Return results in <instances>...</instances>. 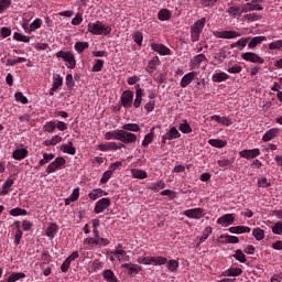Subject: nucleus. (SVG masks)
Masks as SVG:
<instances>
[{
  "instance_id": "5fc2aeb1",
  "label": "nucleus",
  "mask_w": 282,
  "mask_h": 282,
  "mask_svg": "<svg viewBox=\"0 0 282 282\" xmlns=\"http://www.w3.org/2000/svg\"><path fill=\"white\" fill-rule=\"evenodd\" d=\"M20 279H25V273H11L7 279V282H17Z\"/></svg>"
},
{
  "instance_id": "b1692460",
  "label": "nucleus",
  "mask_w": 282,
  "mask_h": 282,
  "mask_svg": "<svg viewBox=\"0 0 282 282\" xmlns=\"http://www.w3.org/2000/svg\"><path fill=\"white\" fill-rule=\"evenodd\" d=\"M46 237L50 239H54L58 234V225L56 223H51L50 226L45 230Z\"/></svg>"
},
{
  "instance_id": "473e14b6",
  "label": "nucleus",
  "mask_w": 282,
  "mask_h": 282,
  "mask_svg": "<svg viewBox=\"0 0 282 282\" xmlns=\"http://www.w3.org/2000/svg\"><path fill=\"white\" fill-rule=\"evenodd\" d=\"M61 151H63V153H68V155H76V148H74L72 141H69L68 144H63Z\"/></svg>"
},
{
  "instance_id": "dca6fc26",
  "label": "nucleus",
  "mask_w": 282,
  "mask_h": 282,
  "mask_svg": "<svg viewBox=\"0 0 282 282\" xmlns=\"http://www.w3.org/2000/svg\"><path fill=\"white\" fill-rule=\"evenodd\" d=\"M240 158H245V160H254V158H259L261 155V150L258 148L252 150H242L239 152Z\"/></svg>"
},
{
  "instance_id": "ea45409f",
  "label": "nucleus",
  "mask_w": 282,
  "mask_h": 282,
  "mask_svg": "<svg viewBox=\"0 0 282 282\" xmlns=\"http://www.w3.org/2000/svg\"><path fill=\"white\" fill-rule=\"evenodd\" d=\"M121 130H113L106 132L105 140H119L120 141Z\"/></svg>"
},
{
  "instance_id": "e433bc0d",
  "label": "nucleus",
  "mask_w": 282,
  "mask_h": 282,
  "mask_svg": "<svg viewBox=\"0 0 282 282\" xmlns=\"http://www.w3.org/2000/svg\"><path fill=\"white\" fill-rule=\"evenodd\" d=\"M178 131L182 133H193V128L188 124V120L184 119L183 122L180 123Z\"/></svg>"
},
{
  "instance_id": "f03ea898",
  "label": "nucleus",
  "mask_w": 282,
  "mask_h": 282,
  "mask_svg": "<svg viewBox=\"0 0 282 282\" xmlns=\"http://www.w3.org/2000/svg\"><path fill=\"white\" fill-rule=\"evenodd\" d=\"M205 26H206V18H202L197 20L191 26V39L193 43H197V41H199V36H202V32H204Z\"/></svg>"
},
{
  "instance_id": "2f4dec72",
  "label": "nucleus",
  "mask_w": 282,
  "mask_h": 282,
  "mask_svg": "<svg viewBox=\"0 0 282 282\" xmlns=\"http://www.w3.org/2000/svg\"><path fill=\"white\" fill-rule=\"evenodd\" d=\"M14 186V180L13 178H7V181L2 184V191L0 192V195H8L10 193V188Z\"/></svg>"
},
{
  "instance_id": "4c0bfd02",
  "label": "nucleus",
  "mask_w": 282,
  "mask_h": 282,
  "mask_svg": "<svg viewBox=\"0 0 282 282\" xmlns=\"http://www.w3.org/2000/svg\"><path fill=\"white\" fill-rule=\"evenodd\" d=\"M169 259L159 256V257H151V265H165L167 263Z\"/></svg>"
},
{
  "instance_id": "6ab92c4d",
  "label": "nucleus",
  "mask_w": 282,
  "mask_h": 282,
  "mask_svg": "<svg viewBox=\"0 0 282 282\" xmlns=\"http://www.w3.org/2000/svg\"><path fill=\"white\" fill-rule=\"evenodd\" d=\"M227 13L229 14V17H231L232 19H239V17H241V14H243V7H237V6H231L227 9Z\"/></svg>"
},
{
  "instance_id": "3c124183",
  "label": "nucleus",
  "mask_w": 282,
  "mask_h": 282,
  "mask_svg": "<svg viewBox=\"0 0 282 282\" xmlns=\"http://www.w3.org/2000/svg\"><path fill=\"white\" fill-rule=\"evenodd\" d=\"M210 235H213V228L206 227L203 231V235L199 238V243H204V241H206V239H208V237H210Z\"/></svg>"
},
{
  "instance_id": "774afa93",
  "label": "nucleus",
  "mask_w": 282,
  "mask_h": 282,
  "mask_svg": "<svg viewBox=\"0 0 282 282\" xmlns=\"http://www.w3.org/2000/svg\"><path fill=\"white\" fill-rule=\"evenodd\" d=\"M282 48V40H276L269 43V50H281Z\"/></svg>"
},
{
  "instance_id": "2eb2a0df",
  "label": "nucleus",
  "mask_w": 282,
  "mask_h": 282,
  "mask_svg": "<svg viewBox=\"0 0 282 282\" xmlns=\"http://www.w3.org/2000/svg\"><path fill=\"white\" fill-rule=\"evenodd\" d=\"M217 224L219 226H224L225 228H228V226H232V224H235V215L225 214L217 219Z\"/></svg>"
},
{
  "instance_id": "f704fd0d",
  "label": "nucleus",
  "mask_w": 282,
  "mask_h": 282,
  "mask_svg": "<svg viewBox=\"0 0 282 282\" xmlns=\"http://www.w3.org/2000/svg\"><path fill=\"white\" fill-rule=\"evenodd\" d=\"M250 39H251L250 36L241 37L236 43H231L230 44L231 50H235V47H241V50H243V47H246V45H248V41H250Z\"/></svg>"
},
{
  "instance_id": "c9c22d12",
  "label": "nucleus",
  "mask_w": 282,
  "mask_h": 282,
  "mask_svg": "<svg viewBox=\"0 0 282 282\" xmlns=\"http://www.w3.org/2000/svg\"><path fill=\"white\" fill-rule=\"evenodd\" d=\"M252 236L257 241H263L265 239V231L261 228H253Z\"/></svg>"
},
{
  "instance_id": "1a4fd4ad",
  "label": "nucleus",
  "mask_w": 282,
  "mask_h": 282,
  "mask_svg": "<svg viewBox=\"0 0 282 282\" xmlns=\"http://www.w3.org/2000/svg\"><path fill=\"white\" fill-rule=\"evenodd\" d=\"M99 151H118L119 149H127V147L123 143H117V142H108V143H101L98 145Z\"/></svg>"
},
{
  "instance_id": "a878e982",
  "label": "nucleus",
  "mask_w": 282,
  "mask_h": 282,
  "mask_svg": "<svg viewBox=\"0 0 282 282\" xmlns=\"http://www.w3.org/2000/svg\"><path fill=\"white\" fill-rule=\"evenodd\" d=\"M230 79V75L225 72L216 73L212 76L213 83H225V80Z\"/></svg>"
},
{
  "instance_id": "4be33fe9",
  "label": "nucleus",
  "mask_w": 282,
  "mask_h": 282,
  "mask_svg": "<svg viewBox=\"0 0 282 282\" xmlns=\"http://www.w3.org/2000/svg\"><path fill=\"white\" fill-rule=\"evenodd\" d=\"M263 41H268V37L263 35L251 37L248 44L249 50H254V47H257V45H261Z\"/></svg>"
},
{
  "instance_id": "bb28decb",
  "label": "nucleus",
  "mask_w": 282,
  "mask_h": 282,
  "mask_svg": "<svg viewBox=\"0 0 282 282\" xmlns=\"http://www.w3.org/2000/svg\"><path fill=\"white\" fill-rule=\"evenodd\" d=\"M107 195H108L107 192H105L102 188H96V189H93L88 194V197H89V199H93V202H96V199H98V197H104Z\"/></svg>"
},
{
  "instance_id": "aec40b11",
  "label": "nucleus",
  "mask_w": 282,
  "mask_h": 282,
  "mask_svg": "<svg viewBox=\"0 0 282 282\" xmlns=\"http://www.w3.org/2000/svg\"><path fill=\"white\" fill-rule=\"evenodd\" d=\"M280 131L281 130L279 128H271L263 134L262 141L270 142L271 140H274V138H276V135H279Z\"/></svg>"
},
{
  "instance_id": "7c9ffc66",
  "label": "nucleus",
  "mask_w": 282,
  "mask_h": 282,
  "mask_svg": "<svg viewBox=\"0 0 282 282\" xmlns=\"http://www.w3.org/2000/svg\"><path fill=\"white\" fill-rule=\"evenodd\" d=\"M131 175L134 177V180H147V177H149L147 171L138 169L131 170Z\"/></svg>"
},
{
  "instance_id": "0e129e2a",
  "label": "nucleus",
  "mask_w": 282,
  "mask_h": 282,
  "mask_svg": "<svg viewBox=\"0 0 282 282\" xmlns=\"http://www.w3.org/2000/svg\"><path fill=\"white\" fill-rule=\"evenodd\" d=\"M226 239L225 243H239V238L236 237V236H230V235H227V236H224L221 235L220 236V239Z\"/></svg>"
},
{
  "instance_id": "423d86ee",
  "label": "nucleus",
  "mask_w": 282,
  "mask_h": 282,
  "mask_svg": "<svg viewBox=\"0 0 282 282\" xmlns=\"http://www.w3.org/2000/svg\"><path fill=\"white\" fill-rule=\"evenodd\" d=\"M111 206V198L105 197L96 202L94 213L96 215H100V213L105 212L107 208Z\"/></svg>"
},
{
  "instance_id": "c03bdc74",
  "label": "nucleus",
  "mask_w": 282,
  "mask_h": 282,
  "mask_svg": "<svg viewBox=\"0 0 282 282\" xmlns=\"http://www.w3.org/2000/svg\"><path fill=\"white\" fill-rule=\"evenodd\" d=\"M52 160H54V154L53 153H44L43 154V159L40 160L39 162V166H45V164H50V162H52Z\"/></svg>"
},
{
  "instance_id": "7ed1b4c3",
  "label": "nucleus",
  "mask_w": 282,
  "mask_h": 282,
  "mask_svg": "<svg viewBox=\"0 0 282 282\" xmlns=\"http://www.w3.org/2000/svg\"><path fill=\"white\" fill-rule=\"evenodd\" d=\"M57 58H62L65 63H68L67 68L74 69L76 67V56L72 52L58 51L56 53Z\"/></svg>"
},
{
  "instance_id": "72a5a7b5",
  "label": "nucleus",
  "mask_w": 282,
  "mask_h": 282,
  "mask_svg": "<svg viewBox=\"0 0 282 282\" xmlns=\"http://www.w3.org/2000/svg\"><path fill=\"white\" fill-rule=\"evenodd\" d=\"M208 144H210V147H215V149H224L228 142L221 139H209Z\"/></svg>"
},
{
  "instance_id": "8fccbe9b",
  "label": "nucleus",
  "mask_w": 282,
  "mask_h": 282,
  "mask_svg": "<svg viewBox=\"0 0 282 282\" xmlns=\"http://www.w3.org/2000/svg\"><path fill=\"white\" fill-rule=\"evenodd\" d=\"M43 130L46 131V133H54L56 131V122L48 121L44 124Z\"/></svg>"
},
{
  "instance_id": "c85d7f7f",
  "label": "nucleus",
  "mask_w": 282,
  "mask_h": 282,
  "mask_svg": "<svg viewBox=\"0 0 282 282\" xmlns=\"http://www.w3.org/2000/svg\"><path fill=\"white\" fill-rule=\"evenodd\" d=\"M102 278L107 282H118V276H116V273L111 271V269H106L102 271Z\"/></svg>"
},
{
  "instance_id": "4468645a",
  "label": "nucleus",
  "mask_w": 282,
  "mask_h": 282,
  "mask_svg": "<svg viewBox=\"0 0 282 282\" xmlns=\"http://www.w3.org/2000/svg\"><path fill=\"white\" fill-rule=\"evenodd\" d=\"M121 268L123 270H128L129 276H135L139 272H142V267L140 264L123 263L121 264Z\"/></svg>"
},
{
  "instance_id": "20e7f679",
  "label": "nucleus",
  "mask_w": 282,
  "mask_h": 282,
  "mask_svg": "<svg viewBox=\"0 0 282 282\" xmlns=\"http://www.w3.org/2000/svg\"><path fill=\"white\" fill-rule=\"evenodd\" d=\"M241 58L242 61H247L248 63H254L257 65H263L265 63V59H263V57L252 52L242 53Z\"/></svg>"
},
{
  "instance_id": "9d476101",
  "label": "nucleus",
  "mask_w": 282,
  "mask_h": 282,
  "mask_svg": "<svg viewBox=\"0 0 282 282\" xmlns=\"http://www.w3.org/2000/svg\"><path fill=\"white\" fill-rule=\"evenodd\" d=\"M151 50H153V52H156L158 54H160L161 56H171V48H169L166 45L164 44H160V43H151L150 44Z\"/></svg>"
},
{
  "instance_id": "79ce46f5",
  "label": "nucleus",
  "mask_w": 282,
  "mask_h": 282,
  "mask_svg": "<svg viewBox=\"0 0 282 282\" xmlns=\"http://www.w3.org/2000/svg\"><path fill=\"white\" fill-rule=\"evenodd\" d=\"M9 215L11 217H21L28 215V212L21 207H15L9 212Z\"/></svg>"
},
{
  "instance_id": "e2e57ef3",
  "label": "nucleus",
  "mask_w": 282,
  "mask_h": 282,
  "mask_svg": "<svg viewBox=\"0 0 282 282\" xmlns=\"http://www.w3.org/2000/svg\"><path fill=\"white\" fill-rule=\"evenodd\" d=\"M14 98L17 102H21L22 105H28V97H25L23 93L21 91L15 93Z\"/></svg>"
},
{
  "instance_id": "0eeeda50",
  "label": "nucleus",
  "mask_w": 282,
  "mask_h": 282,
  "mask_svg": "<svg viewBox=\"0 0 282 282\" xmlns=\"http://www.w3.org/2000/svg\"><path fill=\"white\" fill-rule=\"evenodd\" d=\"M214 36L216 39H239L241 36V33L235 31V30H229V31H214L213 32Z\"/></svg>"
},
{
  "instance_id": "6e6552de",
  "label": "nucleus",
  "mask_w": 282,
  "mask_h": 282,
  "mask_svg": "<svg viewBox=\"0 0 282 282\" xmlns=\"http://www.w3.org/2000/svg\"><path fill=\"white\" fill-rule=\"evenodd\" d=\"M204 213H205L204 208L196 207V208L185 210L183 215L188 219H202V217H204L205 215Z\"/></svg>"
},
{
  "instance_id": "5701e85b",
  "label": "nucleus",
  "mask_w": 282,
  "mask_h": 282,
  "mask_svg": "<svg viewBox=\"0 0 282 282\" xmlns=\"http://www.w3.org/2000/svg\"><path fill=\"white\" fill-rule=\"evenodd\" d=\"M250 230L252 229L246 226H235L229 228V232H231V235H246V232H250Z\"/></svg>"
},
{
  "instance_id": "a18cd8bd",
  "label": "nucleus",
  "mask_w": 282,
  "mask_h": 282,
  "mask_svg": "<svg viewBox=\"0 0 282 282\" xmlns=\"http://www.w3.org/2000/svg\"><path fill=\"white\" fill-rule=\"evenodd\" d=\"M160 188H166V183L164 181H159L158 183H152L150 189L154 193H160Z\"/></svg>"
},
{
  "instance_id": "de8ad7c7",
  "label": "nucleus",
  "mask_w": 282,
  "mask_h": 282,
  "mask_svg": "<svg viewBox=\"0 0 282 282\" xmlns=\"http://www.w3.org/2000/svg\"><path fill=\"white\" fill-rule=\"evenodd\" d=\"M234 259H236V261H239L240 263H246V261H248L246 259V254L243 253V251L241 249L236 250V252L234 254Z\"/></svg>"
},
{
  "instance_id": "a211bd4d",
  "label": "nucleus",
  "mask_w": 282,
  "mask_h": 282,
  "mask_svg": "<svg viewBox=\"0 0 282 282\" xmlns=\"http://www.w3.org/2000/svg\"><path fill=\"white\" fill-rule=\"evenodd\" d=\"M204 61H208L206 58V55H204V54H198V55L194 56L193 59L189 62L191 69H199V67H202V63H204Z\"/></svg>"
},
{
  "instance_id": "c756f323",
  "label": "nucleus",
  "mask_w": 282,
  "mask_h": 282,
  "mask_svg": "<svg viewBox=\"0 0 282 282\" xmlns=\"http://www.w3.org/2000/svg\"><path fill=\"white\" fill-rule=\"evenodd\" d=\"M13 160H25L28 158V150L25 149H17L12 152Z\"/></svg>"
},
{
  "instance_id": "39448f33",
  "label": "nucleus",
  "mask_w": 282,
  "mask_h": 282,
  "mask_svg": "<svg viewBox=\"0 0 282 282\" xmlns=\"http://www.w3.org/2000/svg\"><path fill=\"white\" fill-rule=\"evenodd\" d=\"M120 102L124 109H131L133 107V91L124 90L120 97Z\"/></svg>"
},
{
  "instance_id": "cd10ccee",
  "label": "nucleus",
  "mask_w": 282,
  "mask_h": 282,
  "mask_svg": "<svg viewBox=\"0 0 282 282\" xmlns=\"http://www.w3.org/2000/svg\"><path fill=\"white\" fill-rule=\"evenodd\" d=\"M178 138H182V133L177 130V128L172 127L166 133L165 139L167 140H177Z\"/></svg>"
},
{
  "instance_id": "864d4df0",
  "label": "nucleus",
  "mask_w": 282,
  "mask_h": 282,
  "mask_svg": "<svg viewBox=\"0 0 282 282\" xmlns=\"http://www.w3.org/2000/svg\"><path fill=\"white\" fill-rule=\"evenodd\" d=\"M142 96H143V93H140V90L135 91V99L132 102L134 109H140V105H142Z\"/></svg>"
},
{
  "instance_id": "09e8293b",
  "label": "nucleus",
  "mask_w": 282,
  "mask_h": 282,
  "mask_svg": "<svg viewBox=\"0 0 282 282\" xmlns=\"http://www.w3.org/2000/svg\"><path fill=\"white\" fill-rule=\"evenodd\" d=\"M89 47L88 42H76L75 43V50L78 52V54H83L84 50H87Z\"/></svg>"
},
{
  "instance_id": "a19ab883",
  "label": "nucleus",
  "mask_w": 282,
  "mask_h": 282,
  "mask_svg": "<svg viewBox=\"0 0 282 282\" xmlns=\"http://www.w3.org/2000/svg\"><path fill=\"white\" fill-rule=\"evenodd\" d=\"M159 21H169L171 19V11L169 9H161L158 13Z\"/></svg>"
},
{
  "instance_id": "052dcab7",
  "label": "nucleus",
  "mask_w": 282,
  "mask_h": 282,
  "mask_svg": "<svg viewBox=\"0 0 282 282\" xmlns=\"http://www.w3.org/2000/svg\"><path fill=\"white\" fill-rule=\"evenodd\" d=\"M177 268H180V262L177 260H170L167 262V270L170 272H176Z\"/></svg>"
},
{
  "instance_id": "69168bd1",
  "label": "nucleus",
  "mask_w": 282,
  "mask_h": 282,
  "mask_svg": "<svg viewBox=\"0 0 282 282\" xmlns=\"http://www.w3.org/2000/svg\"><path fill=\"white\" fill-rule=\"evenodd\" d=\"M227 72L229 74H241V72H243V67H241L238 64H235L234 66L228 67Z\"/></svg>"
},
{
  "instance_id": "603ef678",
  "label": "nucleus",
  "mask_w": 282,
  "mask_h": 282,
  "mask_svg": "<svg viewBox=\"0 0 282 282\" xmlns=\"http://www.w3.org/2000/svg\"><path fill=\"white\" fill-rule=\"evenodd\" d=\"M54 89H58L59 87H63V77L61 75L56 74L53 77V85Z\"/></svg>"
},
{
  "instance_id": "f3484780",
  "label": "nucleus",
  "mask_w": 282,
  "mask_h": 282,
  "mask_svg": "<svg viewBox=\"0 0 282 282\" xmlns=\"http://www.w3.org/2000/svg\"><path fill=\"white\" fill-rule=\"evenodd\" d=\"M195 78H197V72L193 70V72H189L187 74H185L182 79H181V83H180V86L183 88V89H186V86L187 85H191V83H193L195 80Z\"/></svg>"
},
{
  "instance_id": "49530a36",
  "label": "nucleus",
  "mask_w": 282,
  "mask_h": 282,
  "mask_svg": "<svg viewBox=\"0 0 282 282\" xmlns=\"http://www.w3.org/2000/svg\"><path fill=\"white\" fill-rule=\"evenodd\" d=\"M155 128H152L151 131L144 135V139L142 141V147H149L151 144V142H153V135H154L153 130Z\"/></svg>"
},
{
  "instance_id": "f257e3e1",
  "label": "nucleus",
  "mask_w": 282,
  "mask_h": 282,
  "mask_svg": "<svg viewBox=\"0 0 282 282\" xmlns=\"http://www.w3.org/2000/svg\"><path fill=\"white\" fill-rule=\"evenodd\" d=\"M87 31L95 36H109V34H111V26L105 25V23L100 21L89 22Z\"/></svg>"
},
{
  "instance_id": "bf43d9fd",
  "label": "nucleus",
  "mask_w": 282,
  "mask_h": 282,
  "mask_svg": "<svg viewBox=\"0 0 282 282\" xmlns=\"http://www.w3.org/2000/svg\"><path fill=\"white\" fill-rule=\"evenodd\" d=\"M258 186L259 188H270V186H272V183H270L265 177H260L258 178Z\"/></svg>"
},
{
  "instance_id": "680f3d73",
  "label": "nucleus",
  "mask_w": 282,
  "mask_h": 282,
  "mask_svg": "<svg viewBox=\"0 0 282 282\" xmlns=\"http://www.w3.org/2000/svg\"><path fill=\"white\" fill-rule=\"evenodd\" d=\"M104 65H105V61L96 59L95 64L93 65L91 72H102Z\"/></svg>"
},
{
  "instance_id": "412c9836",
  "label": "nucleus",
  "mask_w": 282,
  "mask_h": 282,
  "mask_svg": "<svg viewBox=\"0 0 282 282\" xmlns=\"http://www.w3.org/2000/svg\"><path fill=\"white\" fill-rule=\"evenodd\" d=\"M243 270L241 268H229L221 273V276H241Z\"/></svg>"
},
{
  "instance_id": "13d9d810",
  "label": "nucleus",
  "mask_w": 282,
  "mask_h": 282,
  "mask_svg": "<svg viewBox=\"0 0 282 282\" xmlns=\"http://www.w3.org/2000/svg\"><path fill=\"white\" fill-rule=\"evenodd\" d=\"M80 197V191L78 188H75L73 193L70 194L69 198L66 199L65 204L66 206L69 204V202H76Z\"/></svg>"
},
{
  "instance_id": "393cba45",
  "label": "nucleus",
  "mask_w": 282,
  "mask_h": 282,
  "mask_svg": "<svg viewBox=\"0 0 282 282\" xmlns=\"http://www.w3.org/2000/svg\"><path fill=\"white\" fill-rule=\"evenodd\" d=\"M160 57L159 56H154L148 64L147 66V72L149 74H153V72H155V69H158V66L160 65Z\"/></svg>"
},
{
  "instance_id": "338daca9",
  "label": "nucleus",
  "mask_w": 282,
  "mask_h": 282,
  "mask_svg": "<svg viewBox=\"0 0 282 282\" xmlns=\"http://www.w3.org/2000/svg\"><path fill=\"white\" fill-rule=\"evenodd\" d=\"M271 230H272L273 235H282V221L279 220L278 223H275L271 227Z\"/></svg>"
},
{
  "instance_id": "6e6d98bb",
  "label": "nucleus",
  "mask_w": 282,
  "mask_h": 282,
  "mask_svg": "<svg viewBox=\"0 0 282 282\" xmlns=\"http://www.w3.org/2000/svg\"><path fill=\"white\" fill-rule=\"evenodd\" d=\"M243 19L252 23L254 21L261 20V15H259V13H248L243 15Z\"/></svg>"
},
{
  "instance_id": "4d7b16f0",
  "label": "nucleus",
  "mask_w": 282,
  "mask_h": 282,
  "mask_svg": "<svg viewBox=\"0 0 282 282\" xmlns=\"http://www.w3.org/2000/svg\"><path fill=\"white\" fill-rule=\"evenodd\" d=\"M132 39L137 45H142V41H144V35H142V32L137 31L132 34Z\"/></svg>"
},
{
  "instance_id": "f8f14e48",
  "label": "nucleus",
  "mask_w": 282,
  "mask_h": 282,
  "mask_svg": "<svg viewBox=\"0 0 282 282\" xmlns=\"http://www.w3.org/2000/svg\"><path fill=\"white\" fill-rule=\"evenodd\" d=\"M137 140L138 135H135L134 133L121 130L119 142H122L123 144H133V142H137Z\"/></svg>"
},
{
  "instance_id": "ddd939ff",
  "label": "nucleus",
  "mask_w": 282,
  "mask_h": 282,
  "mask_svg": "<svg viewBox=\"0 0 282 282\" xmlns=\"http://www.w3.org/2000/svg\"><path fill=\"white\" fill-rule=\"evenodd\" d=\"M261 1L262 0H252L251 2H247L242 4V11L247 13V12H254V10L257 11L263 10V7L261 4H257V2L261 3Z\"/></svg>"
},
{
  "instance_id": "9b49d317",
  "label": "nucleus",
  "mask_w": 282,
  "mask_h": 282,
  "mask_svg": "<svg viewBox=\"0 0 282 282\" xmlns=\"http://www.w3.org/2000/svg\"><path fill=\"white\" fill-rule=\"evenodd\" d=\"M64 164H66L65 159L63 156H58L48 164L46 167V173H56L57 169H61V166H64Z\"/></svg>"
},
{
  "instance_id": "58836bf2",
  "label": "nucleus",
  "mask_w": 282,
  "mask_h": 282,
  "mask_svg": "<svg viewBox=\"0 0 282 282\" xmlns=\"http://www.w3.org/2000/svg\"><path fill=\"white\" fill-rule=\"evenodd\" d=\"M122 131H132L133 133H138L140 131V126L138 123H126L122 126Z\"/></svg>"
},
{
  "instance_id": "37998d69",
  "label": "nucleus",
  "mask_w": 282,
  "mask_h": 282,
  "mask_svg": "<svg viewBox=\"0 0 282 282\" xmlns=\"http://www.w3.org/2000/svg\"><path fill=\"white\" fill-rule=\"evenodd\" d=\"M13 39H14V41H19L20 43H30V41L32 40L31 36L23 35V34H21L19 32H15L13 34Z\"/></svg>"
}]
</instances>
